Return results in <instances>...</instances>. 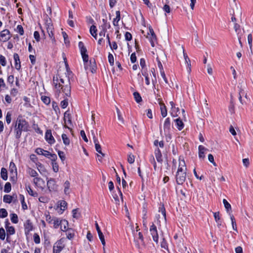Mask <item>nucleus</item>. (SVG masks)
Returning <instances> with one entry per match:
<instances>
[{"label":"nucleus","mask_w":253,"mask_h":253,"mask_svg":"<svg viewBox=\"0 0 253 253\" xmlns=\"http://www.w3.org/2000/svg\"><path fill=\"white\" fill-rule=\"evenodd\" d=\"M149 31L150 33H151V36L149 37V40L151 42V45L152 46H154V42L156 40V36L152 29H150Z\"/></svg>","instance_id":"nucleus-24"},{"label":"nucleus","mask_w":253,"mask_h":253,"mask_svg":"<svg viewBox=\"0 0 253 253\" xmlns=\"http://www.w3.org/2000/svg\"><path fill=\"white\" fill-rule=\"evenodd\" d=\"M61 231L66 232L67 238L69 240L72 239L75 235V230L72 228H69L68 226L66 227L65 230H61Z\"/></svg>","instance_id":"nucleus-15"},{"label":"nucleus","mask_w":253,"mask_h":253,"mask_svg":"<svg viewBox=\"0 0 253 253\" xmlns=\"http://www.w3.org/2000/svg\"><path fill=\"white\" fill-rule=\"evenodd\" d=\"M79 47L84 63V68L87 69L88 68V64L89 62L88 61V56L87 54V50L82 42H79Z\"/></svg>","instance_id":"nucleus-4"},{"label":"nucleus","mask_w":253,"mask_h":253,"mask_svg":"<svg viewBox=\"0 0 253 253\" xmlns=\"http://www.w3.org/2000/svg\"><path fill=\"white\" fill-rule=\"evenodd\" d=\"M161 247L162 248H163L165 250H168V246L167 245V243L165 239H163V241L161 243Z\"/></svg>","instance_id":"nucleus-57"},{"label":"nucleus","mask_w":253,"mask_h":253,"mask_svg":"<svg viewBox=\"0 0 253 253\" xmlns=\"http://www.w3.org/2000/svg\"><path fill=\"white\" fill-rule=\"evenodd\" d=\"M64 193L66 195L69 194L70 193V183L69 181L67 180L65 182L64 184Z\"/></svg>","instance_id":"nucleus-28"},{"label":"nucleus","mask_w":253,"mask_h":253,"mask_svg":"<svg viewBox=\"0 0 253 253\" xmlns=\"http://www.w3.org/2000/svg\"><path fill=\"white\" fill-rule=\"evenodd\" d=\"M53 83L55 88L62 91L66 96H70L71 94V86L70 79L68 77L65 75L57 74L53 77Z\"/></svg>","instance_id":"nucleus-1"},{"label":"nucleus","mask_w":253,"mask_h":253,"mask_svg":"<svg viewBox=\"0 0 253 253\" xmlns=\"http://www.w3.org/2000/svg\"><path fill=\"white\" fill-rule=\"evenodd\" d=\"M33 182L36 186L41 187H42V185H43L44 183L43 179H42L41 178L36 177L33 179Z\"/></svg>","instance_id":"nucleus-25"},{"label":"nucleus","mask_w":253,"mask_h":253,"mask_svg":"<svg viewBox=\"0 0 253 253\" xmlns=\"http://www.w3.org/2000/svg\"><path fill=\"white\" fill-rule=\"evenodd\" d=\"M62 138L64 145H65L66 146L69 145L70 143V140L66 134H62Z\"/></svg>","instance_id":"nucleus-36"},{"label":"nucleus","mask_w":253,"mask_h":253,"mask_svg":"<svg viewBox=\"0 0 253 253\" xmlns=\"http://www.w3.org/2000/svg\"><path fill=\"white\" fill-rule=\"evenodd\" d=\"M234 28L235 29V32L237 33V35H239L240 32H241L240 26L237 23H235Z\"/></svg>","instance_id":"nucleus-58"},{"label":"nucleus","mask_w":253,"mask_h":253,"mask_svg":"<svg viewBox=\"0 0 253 253\" xmlns=\"http://www.w3.org/2000/svg\"><path fill=\"white\" fill-rule=\"evenodd\" d=\"M11 38L10 32L7 29H4L0 33V41L6 42Z\"/></svg>","instance_id":"nucleus-8"},{"label":"nucleus","mask_w":253,"mask_h":253,"mask_svg":"<svg viewBox=\"0 0 253 253\" xmlns=\"http://www.w3.org/2000/svg\"><path fill=\"white\" fill-rule=\"evenodd\" d=\"M238 87L239 88V95L243 96L245 98H247V94L246 93L247 85L244 83H242L239 84Z\"/></svg>","instance_id":"nucleus-11"},{"label":"nucleus","mask_w":253,"mask_h":253,"mask_svg":"<svg viewBox=\"0 0 253 253\" xmlns=\"http://www.w3.org/2000/svg\"><path fill=\"white\" fill-rule=\"evenodd\" d=\"M223 203L224 206L225 207V208L226 209L227 212L229 210H231V205L226 199H223Z\"/></svg>","instance_id":"nucleus-43"},{"label":"nucleus","mask_w":253,"mask_h":253,"mask_svg":"<svg viewBox=\"0 0 253 253\" xmlns=\"http://www.w3.org/2000/svg\"><path fill=\"white\" fill-rule=\"evenodd\" d=\"M79 209H74L72 211L73 217L74 218L78 219V218H79L80 217L81 214L79 212Z\"/></svg>","instance_id":"nucleus-42"},{"label":"nucleus","mask_w":253,"mask_h":253,"mask_svg":"<svg viewBox=\"0 0 253 253\" xmlns=\"http://www.w3.org/2000/svg\"><path fill=\"white\" fill-rule=\"evenodd\" d=\"M14 81V77L13 75H10L7 78V82L11 84H13Z\"/></svg>","instance_id":"nucleus-64"},{"label":"nucleus","mask_w":253,"mask_h":253,"mask_svg":"<svg viewBox=\"0 0 253 253\" xmlns=\"http://www.w3.org/2000/svg\"><path fill=\"white\" fill-rule=\"evenodd\" d=\"M7 233L9 235H13L15 233V229L13 226L6 227Z\"/></svg>","instance_id":"nucleus-49"},{"label":"nucleus","mask_w":253,"mask_h":253,"mask_svg":"<svg viewBox=\"0 0 253 253\" xmlns=\"http://www.w3.org/2000/svg\"><path fill=\"white\" fill-rule=\"evenodd\" d=\"M45 139L50 144H52L55 142V139L52 135L51 130L50 129H48L45 132Z\"/></svg>","instance_id":"nucleus-13"},{"label":"nucleus","mask_w":253,"mask_h":253,"mask_svg":"<svg viewBox=\"0 0 253 253\" xmlns=\"http://www.w3.org/2000/svg\"><path fill=\"white\" fill-rule=\"evenodd\" d=\"M26 188L29 195L34 197H38V193L36 192H34L30 186H26Z\"/></svg>","instance_id":"nucleus-37"},{"label":"nucleus","mask_w":253,"mask_h":253,"mask_svg":"<svg viewBox=\"0 0 253 253\" xmlns=\"http://www.w3.org/2000/svg\"><path fill=\"white\" fill-rule=\"evenodd\" d=\"M176 123V126L179 130H181L184 127V124L179 118L174 120Z\"/></svg>","instance_id":"nucleus-31"},{"label":"nucleus","mask_w":253,"mask_h":253,"mask_svg":"<svg viewBox=\"0 0 253 253\" xmlns=\"http://www.w3.org/2000/svg\"><path fill=\"white\" fill-rule=\"evenodd\" d=\"M151 234L153 237V240L157 244L158 243L159 236L156 226L153 224L150 228Z\"/></svg>","instance_id":"nucleus-10"},{"label":"nucleus","mask_w":253,"mask_h":253,"mask_svg":"<svg viewBox=\"0 0 253 253\" xmlns=\"http://www.w3.org/2000/svg\"><path fill=\"white\" fill-rule=\"evenodd\" d=\"M3 200L4 202L10 204L12 201V197L9 195H5Z\"/></svg>","instance_id":"nucleus-40"},{"label":"nucleus","mask_w":253,"mask_h":253,"mask_svg":"<svg viewBox=\"0 0 253 253\" xmlns=\"http://www.w3.org/2000/svg\"><path fill=\"white\" fill-rule=\"evenodd\" d=\"M64 127L71 129L70 126H72L71 119L69 113L68 111L65 112L64 115Z\"/></svg>","instance_id":"nucleus-9"},{"label":"nucleus","mask_w":253,"mask_h":253,"mask_svg":"<svg viewBox=\"0 0 253 253\" xmlns=\"http://www.w3.org/2000/svg\"><path fill=\"white\" fill-rule=\"evenodd\" d=\"M5 237V232L4 229L1 227L0 228V239L2 240H4Z\"/></svg>","instance_id":"nucleus-54"},{"label":"nucleus","mask_w":253,"mask_h":253,"mask_svg":"<svg viewBox=\"0 0 253 253\" xmlns=\"http://www.w3.org/2000/svg\"><path fill=\"white\" fill-rule=\"evenodd\" d=\"M7 212L5 209H0V217L1 218H4L7 216Z\"/></svg>","instance_id":"nucleus-47"},{"label":"nucleus","mask_w":253,"mask_h":253,"mask_svg":"<svg viewBox=\"0 0 253 253\" xmlns=\"http://www.w3.org/2000/svg\"><path fill=\"white\" fill-rule=\"evenodd\" d=\"M159 212L161 214H158L156 216L157 223H161L162 222L165 224L166 222V214L165 209L163 205L159 208Z\"/></svg>","instance_id":"nucleus-6"},{"label":"nucleus","mask_w":253,"mask_h":253,"mask_svg":"<svg viewBox=\"0 0 253 253\" xmlns=\"http://www.w3.org/2000/svg\"><path fill=\"white\" fill-rule=\"evenodd\" d=\"M0 64L2 66H5L6 64L5 58L4 56H2V55H0Z\"/></svg>","instance_id":"nucleus-59"},{"label":"nucleus","mask_w":253,"mask_h":253,"mask_svg":"<svg viewBox=\"0 0 253 253\" xmlns=\"http://www.w3.org/2000/svg\"><path fill=\"white\" fill-rule=\"evenodd\" d=\"M65 239L61 238L57 241L53 246V253H60L61 251L64 248Z\"/></svg>","instance_id":"nucleus-7"},{"label":"nucleus","mask_w":253,"mask_h":253,"mask_svg":"<svg viewBox=\"0 0 253 253\" xmlns=\"http://www.w3.org/2000/svg\"><path fill=\"white\" fill-rule=\"evenodd\" d=\"M102 21L103 23V25L101 26V28L102 29L106 31L107 29H109L110 28V27H111L110 24L109 23L107 22L106 20L103 19L102 20Z\"/></svg>","instance_id":"nucleus-38"},{"label":"nucleus","mask_w":253,"mask_h":253,"mask_svg":"<svg viewBox=\"0 0 253 253\" xmlns=\"http://www.w3.org/2000/svg\"><path fill=\"white\" fill-rule=\"evenodd\" d=\"M11 189V184L9 182H6L4 185V191L6 193H9Z\"/></svg>","instance_id":"nucleus-46"},{"label":"nucleus","mask_w":253,"mask_h":253,"mask_svg":"<svg viewBox=\"0 0 253 253\" xmlns=\"http://www.w3.org/2000/svg\"><path fill=\"white\" fill-rule=\"evenodd\" d=\"M51 224H53V227L55 229L60 227L61 230H65L66 227L69 226V223L67 220L56 217H54L53 221Z\"/></svg>","instance_id":"nucleus-3"},{"label":"nucleus","mask_w":253,"mask_h":253,"mask_svg":"<svg viewBox=\"0 0 253 253\" xmlns=\"http://www.w3.org/2000/svg\"><path fill=\"white\" fill-rule=\"evenodd\" d=\"M155 154L157 161L159 163H161L163 161L162 155L161 154V152L159 148H157L155 150Z\"/></svg>","instance_id":"nucleus-26"},{"label":"nucleus","mask_w":253,"mask_h":253,"mask_svg":"<svg viewBox=\"0 0 253 253\" xmlns=\"http://www.w3.org/2000/svg\"><path fill=\"white\" fill-rule=\"evenodd\" d=\"M34 241L36 244H39L40 243V236L36 233L34 235Z\"/></svg>","instance_id":"nucleus-63"},{"label":"nucleus","mask_w":253,"mask_h":253,"mask_svg":"<svg viewBox=\"0 0 253 253\" xmlns=\"http://www.w3.org/2000/svg\"><path fill=\"white\" fill-rule=\"evenodd\" d=\"M159 104L160 105V109H161V113L163 117H166L167 115V110L166 108V106L165 105L164 103L162 102V100L159 101Z\"/></svg>","instance_id":"nucleus-22"},{"label":"nucleus","mask_w":253,"mask_h":253,"mask_svg":"<svg viewBox=\"0 0 253 253\" xmlns=\"http://www.w3.org/2000/svg\"><path fill=\"white\" fill-rule=\"evenodd\" d=\"M213 216H214L215 221L216 222L218 227H219V226H221V224H222V222L220 220V216H219V212H214Z\"/></svg>","instance_id":"nucleus-30"},{"label":"nucleus","mask_w":253,"mask_h":253,"mask_svg":"<svg viewBox=\"0 0 253 253\" xmlns=\"http://www.w3.org/2000/svg\"><path fill=\"white\" fill-rule=\"evenodd\" d=\"M17 174H10V180L13 183H16L17 181Z\"/></svg>","instance_id":"nucleus-56"},{"label":"nucleus","mask_w":253,"mask_h":253,"mask_svg":"<svg viewBox=\"0 0 253 253\" xmlns=\"http://www.w3.org/2000/svg\"><path fill=\"white\" fill-rule=\"evenodd\" d=\"M47 186L50 192L55 191L57 188L55 181L52 178H50L47 181Z\"/></svg>","instance_id":"nucleus-12"},{"label":"nucleus","mask_w":253,"mask_h":253,"mask_svg":"<svg viewBox=\"0 0 253 253\" xmlns=\"http://www.w3.org/2000/svg\"><path fill=\"white\" fill-rule=\"evenodd\" d=\"M68 100L66 99H65L64 100L62 101L60 103L61 107L63 109L66 108L67 106H68Z\"/></svg>","instance_id":"nucleus-62"},{"label":"nucleus","mask_w":253,"mask_h":253,"mask_svg":"<svg viewBox=\"0 0 253 253\" xmlns=\"http://www.w3.org/2000/svg\"><path fill=\"white\" fill-rule=\"evenodd\" d=\"M182 50H183V56L185 59V63L187 65V72L189 73L191 72V61L188 57L187 54L185 52V50L184 48L182 47Z\"/></svg>","instance_id":"nucleus-18"},{"label":"nucleus","mask_w":253,"mask_h":253,"mask_svg":"<svg viewBox=\"0 0 253 253\" xmlns=\"http://www.w3.org/2000/svg\"><path fill=\"white\" fill-rule=\"evenodd\" d=\"M198 149L199 157L200 158L203 159L205 157V152L207 150V149L202 145H200L198 147Z\"/></svg>","instance_id":"nucleus-23"},{"label":"nucleus","mask_w":253,"mask_h":253,"mask_svg":"<svg viewBox=\"0 0 253 253\" xmlns=\"http://www.w3.org/2000/svg\"><path fill=\"white\" fill-rule=\"evenodd\" d=\"M133 96L136 102L139 103L142 101V98L138 92H134L133 93Z\"/></svg>","instance_id":"nucleus-41"},{"label":"nucleus","mask_w":253,"mask_h":253,"mask_svg":"<svg viewBox=\"0 0 253 253\" xmlns=\"http://www.w3.org/2000/svg\"><path fill=\"white\" fill-rule=\"evenodd\" d=\"M95 227H96V230L97 231L99 239L102 238V237H104V235H103L102 232H101L98 223L96 222H95Z\"/></svg>","instance_id":"nucleus-45"},{"label":"nucleus","mask_w":253,"mask_h":253,"mask_svg":"<svg viewBox=\"0 0 253 253\" xmlns=\"http://www.w3.org/2000/svg\"><path fill=\"white\" fill-rule=\"evenodd\" d=\"M117 115H118V120L122 123V124H125L124 120L121 115L120 111L119 110V109L118 108H117Z\"/></svg>","instance_id":"nucleus-50"},{"label":"nucleus","mask_w":253,"mask_h":253,"mask_svg":"<svg viewBox=\"0 0 253 253\" xmlns=\"http://www.w3.org/2000/svg\"><path fill=\"white\" fill-rule=\"evenodd\" d=\"M186 166L185 161L181 157L179 159V166L175 175L176 183L179 185L182 184L186 179Z\"/></svg>","instance_id":"nucleus-2"},{"label":"nucleus","mask_w":253,"mask_h":253,"mask_svg":"<svg viewBox=\"0 0 253 253\" xmlns=\"http://www.w3.org/2000/svg\"><path fill=\"white\" fill-rule=\"evenodd\" d=\"M59 207L60 208V210L62 211L61 213H62L63 211H64L67 208V203L66 201L64 200H61L58 202Z\"/></svg>","instance_id":"nucleus-33"},{"label":"nucleus","mask_w":253,"mask_h":253,"mask_svg":"<svg viewBox=\"0 0 253 253\" xmlns=\"http://www.w3.org/2000/svg\"><path fill=\"white\" fill-rule=\"evenodd\" d=\"M57 152H58V156H59V158H60L62 162H63L65 160V158H66L64 152L63 151H60V150H58Z\"/></svg>","instance_id":"nucleus-53"},{"label":"nucleus","mask_w":253,"mask_h":253,"mask_svg":"<svg viewBox=\"0 0 253 253\" xmlns=\"http://www.w3.org/2000/svg\"><path fill=\"white\" fill-rule=\"evenodd\" d=\"M90 33L96 39L97 37V28L95 26L92 25L90 28Z\"/></svg>","instance_id":"nucleus-34"},{"label":"nucleus","mask_w":253,"mask_h":253,"mask_svg":"<svg viewBox=\"0 0 253 253\" xmlns=\"http://www.w3.org/2000/svg\"><path fill=\"white\" fill-rule=\"evenodd\" d=\"M88 68L85 69L86 70H89L92 73H93L96 70V63L95 62L94 59L90 60L88 64Z\"/></svg>","instance_id":"nucleus-21"},{"label":"nucleus","mask_w":253,"mask_h":253,"mask_svg":"<svg viewBox=\"0 0 253 253\" xmlns=\"http://www.w3.org/2000/svg\"><path fill=\"white\" fill-rule=\"evenodd\" d=\"M15 127L17 129L26 131L28 130L29 125L25 120L18 118Z\"/></svg>","instance_id":"nucleus-5"},{"label":"nucleus","mask_w":253,"mask_h":253,"mask_svg":"<svg viewBox=\"0 0 253 253\" xmlns=\"http://www.w3.org/2000/svg\"><path fill=\"white\" fill-rule=\"evenodd\" d=\"M46 29L48 35L51 39L54 41V38L53 37V27L52 24L50 22H47L46 23Z\"/></svg>","instance_id":"nucleus-16"},{"label":"nucleus","mask_w":253,"mask_h":253,"mask_svg":"<svg viewBox=\"0 0 253 253\" xmlns=\"http://www.w3.org/2000/svg\"><path fill=\"white\" fill-rule=\"evenodd\" d=\"M1 177L4 180L7 179V172L6 169L2 168L0 171Z\"/></svg>","instance_id":"nucleus-35"},{"label":"nucleus","mask_w":253,"mask_h":253,"mask_svg":"<svg viewBox=\"0 0 253 253\" xmlns=\"http://www.w3.org/2000/svg\"><path fill=\"white\" fill-rule=\"evenodd\" d=\"M11 121V114L10 112H7L6 116V122L7 124H9Z\"/></svg>","instance_id":"nucleus-61"},{"label":"nucleus","mask_w":253,"mask_h":253,"mask_svg":"<svg viewBox=\"0 0 253 253\" xmlns=\"http://www.w3.org/2000/svg\"><path fill=\"white\" fill-rule=\"evenodd\" d=\"M92 134L93 135V141L95 144V147L96 151L99 154H100L102 157L105 156L104 154H103L101 151V147L100 144H99V141L98 139L95 137V135L93 131H92Z\"/></svg>","instance_id":"nucleus-14"},{"label":"nucleus","mask_w":253,"mask_h":253,"mask_svg":"<svg viewBox=\"0 0 253 253\" xmlns=\"http://www.w3.org/2000/svg\"><path fill=\"white\" fill-rule=\"evenodd\" d=\"M121 19V14L120 11L116 12V18L113 19V24L114 26H118V23Z\"/></svg>","instance_id":"nucleus-27"},{"label":"nucleus","mask_w":253,"mask_h":253,"mask_svg":"<svg viewBox=\"0 0 253 253\" xmlns=\"http://www.w3.org/2000/svg\"><path fill=\"white\" fill-rule=\"evenodd\" d=\"M170 129V121L169 118L165 119L164 123V130L165 134H168Z\"/></svg>","instance_id":"nucleus-17"},{"label":"nucleus","mask_w":253,"mask_h":253,"mask_svg":"<svg viewBox=\"0 0 253 253\" xmlns=\"http://www.w3.org/2000/svg\"><path fill=\"white\" fill-rule=\"evenodd\" d=\"M24 227L26 230L28 232H30L33 230L32 223L30 220H26L24 224Z\"/></svg>","instance_id":"nucleus-32"},{"label":"nucleus","mask_w":253,"mask_h":253,"mask_svg":"<svg viewBox=\"0 0 253 253\" xmlns=\"http://www.w3.org/2000/svg\"><path fill=\"white\" fill-rule=\"evenodd\" d=\"M54 217H52L49 214L46 215V221L49 224H52L53 221Z\"/></svg>","instance_id":"nucleus-60"},{"label":"nucleus","mask_w":253,"mask_h":253,"mask_svg":"<svg viewBox=\"0 0 253 253\" xmlns=\"http://www.w3.org/2000/svg\"><path fill=\"white\" fill-rule=\"evenodd\" d=\"M231 14L234 15L235 14L239 16L240 17L242 15V9L240 6L237 5L236 3L235 4V7L232 9V11H231Z\"/></svg>","instance_id":"nucleus-19"},{"label":"nucleus","mask_w":253,"mask_h":253,"mask_svg":"<svg viewBox=\"0 0 253 253\" xmlns=\"http://www.w3.org/2000/svg\"><path fill=\"white\" fill-rule=\"evenodd\" d=\"M51 165L52 166L53 170L55 172H57L59 170V166L56 162H52Z\"/></svg>","instance_id":"nucleus-51"},{"label":"nucleus","mask_w":253,"mask_h":253,"mask_svg":"<svg viewBox=\"0 0 253 253\" xmlns=\"http://www.w3.org/2000/svg\"><path fill=\"white\" fill-rule=\"evenodd\" d=\"M108 61L111 66H113L114 64V59L112 54L109 53L108 55Z\"/></svg>","instance_id":"nucleus-52"},{"label":"nucleus","mask_w":253,"mask_h":253,"mask_svg":"<svg viewBox=\"0 0 253 253\" xmlns=\"http://www.w3.org/2000/svg\"><path fill=\"white\" fill-rule=\"evenodd\" d=\"M28 173L32 177H36L38 175V173L37 172V171L31 168L28 169Z\"/></svg>","instance_id":"nucleus-44"},{"label":"nucleus","mask_w":253,"mask_h":253,"mask_svg":"<svg viewBox=\"0 0 253 253\" xmlns=\"http://www.w3.org/2000/svg\"><path fill=\"white\" fill-rule=\"evenodd\" d=\"M13 58L15 61V67L16 69L19 70L21 68V64L18 54L17 53H14Z\"/></svg>","instance_id":"nucleus-20"},{"label":"nucleus","mask_w":253,"mask_h":253,"mask_svg":"<svg viewBox=\"0 0 253 253\" xmlns=\"http://www.w3.org/2000/svg\"><path fill=\"white\" fill-rule=\"evenodd\" d=\"M9 172L11 174H17V168L15 164L11 162L9 165Z\"/></svg>","instance_id":"nucleus-29"},{"label":"nucleus","mask_w":253,"mask_h":253,"mask_svg":"<svg viewBox=\"0 0 253 253\" xmlns=\"http://www.w3.org/2000/svg\"><path fill=\"white\" fill-rule=\"evenodd\" d=\"M41 99L42 102L46 105L49 104L50 102V99L49 97L42 96Z\"/></svg>","instance_id":"nucleus-48"},{"label":"nucleus","mask_w":253,"mask_h":253,"mask_svg":"<svg viewBox=\"0 0 253 253\" xmlns=\"http://www.w3.org/2000/svg\"><path fill=\"white\" fill-rule=\"evenodd\" d=\"M10 219L12 223L16 224L18 222V216L16 213H12L10 214Z\"/></svg>","instance_id":"nucleus-39"},{"label":"nucleus","mask_w":253,"mask_h":253,"mask_svg":"<svg viewBox=\"0 0 253 253\" xmlns=\"http://www.w3.org/2000/svg\"><path fill=\"white\" fill-rule=\"evenodd\" d=\"M127 161L129 164H132L134 162V156L131 153L128 155Z\"/></svg>","instance_id":"nucleus-55"}]
</instances>
